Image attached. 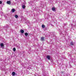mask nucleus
I'll return each mask as SVG.
<instances>
[{
	"mask_svg": "<svg viewBox=\"0 0 76 76\" xmlns=\"http://www.w3.org/2000/svg\"><path fill=\"white\" fill-rule=\"evenodd\" d=\"M15 18H18V15H15Z\"/></svg>",
	"mask_w": 76,
	"mask_h": 76,
	"instance_id": "9b49d317",
	"label": "nucleus"
},
{
	"mask_svg": "<svg viewBox=\"0 0 76 76\" xmlns=\"http://www.w3.org/2000/svg\"><path fill=\"white\" fill-rule=\"evenodd\" d=\"M12 12H15V9H12V10H11Z\"/></svg>",
	"mask_w": 76,
	"mask_h": 76,
	"instance_id": "7ed1b4c3",
	"label": "nucleus"
},
{
	"mask_svg": "<svg viewBox=\"0 0 76 76\" xmlns=\"http://www.w3.org/2000/svg\"><path fill=\"white\" fill-rule=\"evenodd\" d=\"M22 8H23V9H25V5H23L22 6Z\"/></svg>",
	"mask_w": 76,
	"mask_h": 76,
	"instance_id": "ddd939ff",
	"label": "nucleus"
},
{
	"mask_svg": "<svg viewBox=\"0 0 76 76\" xmlns=\"http://www.w3.org/2000/svg\"><path fill=\"white\" fill-rule=\"evenodd\" d=\"M48 60H50V56H47L46 57Z\"/></svg>",
	"mask_w": 76,
	"mask_h": 76,
	"instance_id": "f03ea898",
	"label": "nucleus"
},
{
	"mask_svg": "<svg viewBox=\"0 0 76 76\" xmlns=\"http://www.w3.org/2000/svg\"><path fill=\"white\" fill-rule=\"evenodd\" d=\"M25 36H28V34L27 33H26L25 34Z\"/></svg>",
	"mask_w": 76,
	"mask_h": 76,
	"instance_id": "9d476101",
	"label": "nucleus"
},
{
	"mask_svg": "<svg viewBox=\"0 0 76 76\" xmlns=\"http://www.w3.org/2000/svg\"><path fill=\"white\" fill-rule=\"evenodd\" d=\"M13 51H16V48H13Z\"/></svg>",
	"mask_w": 76,
	"mask_h": 76,
	"instance_id": "f8f14e48",
	"label": "nucleus"
},
{
	"mask_svg": "<svg viewBox=\"0 0 76 76\" xmlns=\"http://www.w3.org/2000/svg\"><path fill=\"white\" fill-rule=\"evenodd\" d=\"M44 37H42L41 38V41H44Z\"/></svg>",
	"mask_w": 76,
	"mask_h": 76,
	"instance_id": "6e6552de",
	"label": "nucleus"
},
{
	"mask_svg": "<svg viewBox=\"0 0 76 76\" xmlns=\"http://www.w3.org/2000/svg\"><path fill=\"white\" fill-rule=\"evenodd\" d=\"M45 25H42V28H45Z\"/></svg>",
	"mask_w": 76,
	"mask_h": 76,
	"instance_id": "0eeeda50",
	"label": "nucleus"
},
{
	"mask_svg": "<svg viewBox=\"0 0 76 76\" xmlns=\"http://www.w3.org/2000/svg\"><path fill=\"white\" fill-rule=\"evenodd\" d=\"M2 1H0V4H2Z\"/></svg>",
	"mask_w": 76,
	"mask_h": 76,
	"instance_id": "2eb2a0df",
	"label": "nucleus"
},
{
	"mask_svg": "<svg viewBox=\"0 0 76 76\" xmlns=\"http://www.w3.org/2000/svg\"><path fill=\"white\" fill-rule=\"evenodd\" d=\"M7 4H10V5L11 4V1H7Z\"/></svg>",
	"mask_w": 76,
	"mask_h": 76,
	"instance_id": "f257e3e1",
	"label": "nucleus"
},
{
	"mask_svg": "<svg viewBox=\"0 0 76 76\" xmlns=\"http://www.w3.org/2000/svg\"><path fill=\"white\" fill-rule=\"evenodd\" d=\"M12 76H15V72H12Z\"/></svg>",
	"mask_w": 76,
	"mask_h": 76,
	"instance_id": "39448f33",
	"label": "nucleus"
},
{
	"mask_svg": "<svg viewBox=\"0 0 76 76\" xmlns=\"http://www.w3.org/2000/svg\"><path fill=\"white\" fill-rule=\"evenodd\" d=\"M71 45H73V42H72L71 43Z\"/></svg>",
	"mask_w": 76,
	"mask_h": 76,
	"instance_id": "4468645a",
	"label": "nucleus"
},
{
	"mask_svg": "<svg viewBox=\"0 0 76 76\" xmlns=\"http://www.w3.org/2000/svg\"><path fill=\"white\" fill-rule=\"evenodd\" d=\"M52 10L53 11H54L55 10H56V9L55 8V7H53L52 9Z\"/></svg>",
	"mask_w": 76,
	"mask_h": 76,
	"instance_id": "423d86ee",
	"label": "nucleus"
},
{
	"mask_svg": "<svg viewBox=\"0 0 76 76\" xmlns=\"http://www.w3.org/2000/svg\"><path fill=\"white\" fill-rule=\"evenodd\" d=\"M3 46H4V44H3V43H1V47H3Z\"/></svg>",
	"mask_w": 76,
	"mask_h": 76,
	"instance_id": "1a4fd4ad",
	"label": "nucleus"
},
{
	"mask_svg": "<svg viewBox=\"0 0 76 76\" xmlns=\"http://www.w3.org/2000/svg\"><path fill=\"white\" fill-rule=\"evenodd\" d=\"M20 32L22 34L24 33V31L22 29H21L20 31Z\"/></svg>",
	"mask_w": 76,
	"mask_h": 76,
	"instance_id": "20e7f679",
	"label": "nucleus"
}]
</instances>
